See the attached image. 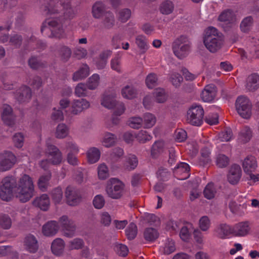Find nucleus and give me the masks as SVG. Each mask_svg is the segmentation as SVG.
I'll use <instances>...</instances> for the list:
<instances>
[{
	"label": "nucleus",
	"mask_w": 259,
	"mask_h": 259,
	"mask_svg": "<svg viewBox=\"0 0 259 259\" xmlns=\"http://www.w3.org/2000/svg\"><path fill=\"white\" fill-rule=\"evenodd\" d=\"M34 195V184L32 178L27 175H23L17 184L12 177H6L0 186V197L5 201H9L15 196L21 202L29 201Z\"/></svg>",
	"instance_id": "obj_1"
},
{
	"label": "nucleus",
	"mask_w": 259,
	"mask_h": 259,
	"mask_svg": "<svg viewBox=\"0 0 259 259\" xmlns=\"http://www.w3.org/2000/svg\"><path fill=\"white\" fill-rule=\"evenodd\" d=\"M59 224L54 221L48 222L42 227L43 234L48 237L53 236L57 233L60 227L65 236L72 237L74 235L75 227L72 220H69L66 216H63L59 220Z\"/></svg>",
	"instance_id": "obj_2"
},
{
	"label": "nucleus",
	"mask_w": 259,
	"mask_h": 259,
	"mask_svg": "<svg viewBox=\"0 0 259 259\" xmlns=\"http://www.w3.org/2000/svg\"><path fill=\"white\" fill-rule=\"evenodd\" d=\"M45 11L48 15L59 14L63 22L72 19L76 14L70 3L64 1L52 2L46 7Z\"/></svg>",
	"instance_id": "obj_3"
},
{
	"label": "nucleus",
	"mask_w": 259,
	"mask_h": 259,
	"mask_svg": "<svg viewBox=\"0 0 259 259\" xmlns=\"http://www.w3.org/2000/svg\"><path fill=\"white\" fill-rule=\"evenodd\" d=\"M222 34L213 27H209L204 31L203 43L210 52H215L220 50L223 45Z\"/></svg>",
	"instance_id": "obj_4"
},
{
	"label": "nucleus",
	"mask_w": 259,
	"mask_h": 259,
	"mask_svg": "<svg viewBox=\"0 0 259 259\" xmlns=\"http://www.w3.org/2000/svg\"><path fill=\"white\" fill-rule=\"evenodd\" d=\"M63 23L60 17L58 18L48 19L42 23L41 31L43 32L46 28L49 26L55 37L62 38L65 36Z\"/></svg>",
	"instance_id": "obj_5"
},
{
	"label": "nucleus",
	"mask_w": 259,
	"mask_h": 259,
	"mask_svg": "<svg viewBox=\"0 0 259 259\" xmlns=\"http://www.w3.org/2000/svg\"><path fill=\"white\" fill-rule=\"evenodd\" d=\"M172 50L174 54L179 59L186 57L190 51V45L188 38L181 36L173 43Z\"/></svg>",
	"instance_id": "obj_6"
},
{
	"label": "nucleus",
	"mask_w": 259,
	"mask_h": 259,
	"mask_svg": "<svg viewBox=\"0 0 259 259\" xmlns=\"http://www.w3.org/2000/svg\"><path fill=\"white\" fill-rule=\"evenodd\" d=\"M204 111L199 105L193 104L187 112V121L192 125L199 126L203 122Z\"/></svg>",
	"instance_id": "obj_7"
},
{
	"label": "nucleus",
	"mask_w": 259,
	"mask_h": 259,
	"mask_svg": "<svg viewBox=\"0 0 259 259\" xmlns=\"http://www.w3.org/2000/svg\"><path fill=\"white\" fill-rule=\"evenodd\" d=\"M251 103L243 96L239 97L236 101V108L238 114L243 118L248 119L251 115Z\"/></svg>",
	"instance_id": "obj_8"
},
{
	"label": "nucleus",
	"mask_w": 259,
	"mask_h": 259,
	"mask_svg": "<svg viewBox=\"0 0 259 259\" xmlns=\"http://www.w3.org/2000/svg\"><path fill=\"white\" fill-rule=\"evenodd\" d=\"M123 188L124 185L120 181L112 178L108 181L106 192L110 197L118 199L122 196Z\"/></svg>",
	"instance_id": "obj_9"
},
{
	"label": "nucleus",
	"mask_w": 259,
	"mask_h": 259,
	"mask_svg": "<svg viewBox=\"0 0 259 259\" xmlns=\"http://www.w3.org/2000/svg\"><path fill=\"white\" fill-rule=\"evenodd\" d=\"M16 157L11 151H5L0 153V171L9 170L16 163Z\"/></svg>",
	"instance_id": "obj_10"
},
{
	"label": "nucleus",
	"mask_w": 259,
	"mask_h": 259,
	"mask_svg": "<svg viewBox=\"0 0 259 259\" xmlns=\"http://www.w3.org/2000/svg\"><path fill=\"white\" fill-rule=\"evenodd\" d=\"M46 156L53 164H59L62 159V155L60 150L55 146L48 145Z\"/></svg>",
	"instance_id": "obj_11"
},
{
	"label": "nucleus",
	"mask_w": 259,
	"mask_h": 259,
	"mask_svg": "<svg viewBox=\"0 0 259 259\" xmlns=\"http://www.w3.org/2000/svg\"><path fill=\"white\" fill-rule=\"evenodd\" d=\"M217 90L213 84H209L206 85L202 91L200 97L204 102H212L216 97Z\"/></svg>",
	"instance_id": "obj_12"
},
{
	"label": "nucleus",
	"mask_w": 259,
	"mask_h": 259,
	"mask_svg": "<svg viewBox=\"0 0 259 259\" xmlns=\"http://www.w3.org/2000/svg\"><path fill=\"white\" fill-rule=\"evenodd\" d=\"M90 106V102L85 99L74 100L71 103L70 112L72 114L77 115L88 109Z\"/></svg>",
	"instance_id": "obj_13"
},
{
	"label": "nucleus",
	"mask_w": 259,
	"mask_h": 259,
	"mask_svg": "<svg viewBox=\"0 0 259 259\" xmlns=\"http://www.w3.org/2000/svg\"><path fill=\"white\" fill-rule=\"evenodd\" d=\"M65 196L68 204L70 205H76L80 200L79 191L72 187H68L65 191Z\"/></svg>",
	"instance_id": "obj_14"
},
{
	"label": "nucleus",
	"mask_w": 259,
	"mask_h": 259,
	"mask_svg": "<svg viewBox=\"0 0 259 259\" xmlns=\"http://www.w3.org/2000/svg\"><path fill=\"white\" fill-rule=\"evenodd\" d=\"M65 196L68 204L70 205H76L80 200L79 191L72 187H68L65 191Z\"/></svg>",
	"instance_id": "obj_15"
},
{
	"label": "nucleus",
	"mask_w": 259,
	"mask_h": 259,
	"mask_svg": "<svg viewBox=\"0 0 259 259\" xmlns=\"http://www.w3.org/2000/svg\"><path fill=\"white\" fill-rule=\"evenodd\" d=\"M242 166L245 175L250 172H254L257 167L256 158L252 155L246 156L242 161Z\"/></svg>",
	"instance_id": "obj_16"
},
{
	"label": "nucleus",
	"mask_w": 259,
	"mask_h": 259,
	"mask_svg": "<svg viewBox=\"0 0 259 259\" xmlns=\"http://www.w3.org/2000/svg\"><path fill=\"white\" fill-rule=\"evenodd\" d=\"M1 116L4 122L8 125L14 124L15 117L13 113L11 107L7 104L3 105L1 108Z\"/></svg>",
	"instance_id": "obj_17"
},
{
	"label": "nucleus",
	"mask_w": 259,
	"mask_h": 259,
	"mask_svg": "<svg viewBox=\"0 0 259 259\" xmlns=\"http://www.w3.org/2000/svg\"><path fill=\"white\" fill-rule=\"evenodd\" d=\"M190 166L185 162H181L174 169V174L179 180H185L190 176Z\"/></svg>",
	"instance_id": "obj_18"
},
{
	"label": "nucleus",
	"mask_w": 259,
	"mask_h": 259,
	"mask_svg": "<svg viewBox=\"0 0 259 259\" xmlns=\"http://www.w3.org/2000/svg\"><path fill=\"white\" fill-rule=\"evenodd\" d=\"M116 95L113 93H105L101 97V104L108 109H112L116 104Z\"/></svg>",
	"instance_id": "obj_19"
},
{
	"label": "nucleus",
	"mask_w": 259,
	"mask_h": 259,
	"mask_svg": "<svg viewBox=\"0 0 259 259\" xmlns=\"http://www.w3.org/2000/svg\"><path fill=\"white\" fill-rule=\"evenodd\" d=\"M249 230L248 222H240L232 227V235L237 237H243L248 234Z\"/></svg>",
	"instance_id": "obj_20"
},
{
	"label": "nucleus",
	"mask_w": 259,
	"mask_h": 259,
	"mask_svg": "<svg viewBox=\"0 0 259 259\" xmlns=\"http://www.w3.org/2000/svg\"><path fill=\"white\" fill-rule=\"evenodd\" d=\"M242 175V170L240 166L237 164L233 165L228 175V180L232 184H237L240 180Z\"/></svg>",
	"instance_id": "obj_21"
},
{
	"label": "nucleus",
	"mask_w": 259,
	"mask_h": 259,
	"mask_svg": "<svg viewBox=\"0 0 259 259\" xmlns=\"http://www.w3.org/2000/svg\"><path fill=\"white\" fill-rule=\"evenodd\" d=\"M23 245L26 250L30 252H35L38 248V242L35 236L29 234L23 241Z\"/></svg>",
	"instance_id": "obj_22"
},
{
	"label": "nucleus",
	"mask_w": 259,
	"mask_h": 259,
	"mask_svg": "<svg viewBox=\"0 0 259 259\" xmlns=\"http://www.w3.org/2000/svg\"><path fill=\"white\" fill-rule=\"evenodd\" d=\"M65 243L64 240L60 238L54 239L51 244V249L53 254L60 256L64 251Z\"/></svg>",
	"instance_id": "obj_23"
},
{
	"label": "nucleus",
	"mask_w": 259,
	"mask_h": 259,
	"mask_svg": "<svg viewBox=\"0 0 259 259\" xmlns=\"http://www.w3.org/2000/svg\"><path fill=\"white\" fill-rule=\"evenodd\" d=\"M214 233L218 237L226 238L230 235H232V227L226 224H221L215 228Z\"/></svg>",
	"instance_id": "obj_24"
},
{
	"label": "nucleus",
	"mask_w": 259,
	"mask_h": 259,
	"mask_svg": "<svg viewBox=\"0 0 259 259\" xmlns=\"http://www.w3.org/2000/svg\"><path fill=\"white\" fill-rule=\"evenodd\" d=\"M105 5L101 2H96L92 6V14L95 19H100L106 14Z\"/></svg>",
	"instance_id": "obj_25"
},
{
	"label": "nucleus",
	"mask_w": 259,
	"mask_h": 259,
	"mask_svg": "<svg viewBox=\"0 0 259 259\" xmlns=\"http://www.w3.org/2000/svg\"><path fill=\"white\" fill-rule=\"evenodd\" d=\"M33 204L41 210H47L50 206V199L47 194H42L39 197L35 198L33 201Z\"/></svg>",
	"instance_id": "obj_26"
},
{
	"label": "nucleus",
	"mask_w": 259,
	"mask_h": 259,
	"mask_svg": "<svg viewBox=\"0 0 259 259\" xmlns=\"http://www.w3.org/2000/svg\"><path fill=\"white\" fill-rule=\"evenodd\" d=\"M114 108L115 109L113 113L112 120L113 124H117L119 123L120 119L116 117L120 116L124 113L125 107L123 103L116 102V104Z\"/></svg>",
	"instance_id": "obj_27"
},
{
	"label": "nucleus",
	"mask_w": 259,
	"mask_h": 259,
	"mask_svg": "<svg viewBox=\"0 0 259 259\" xmlns=\"http://www.w3.org/2000/svg\"><path fill=\"white\" fill-rule=\"evenodd\" d=\"M174 9V4L170 1L166 0L160 4L158 10L161 14L168 15L173 12Z\"/></svg>",
	"instance_id": "obj_28"
},
{
	"label": "nucleus",
	"mask_w": 259,
	"mask_h": 259,
	"mask_svg": "<svg viewBox=\"0 0 259 259\" xmlns=\"http://www.w3.org/2000/svg\"><path fill=\"white\" fill-rule=\"evenodd\" d=\"M194 230L193 225L191 223H186L180 232V236L182 240L184 241H188L190 239L191 233Z\"/></svg>",
	"instance_id": "obj_29"
},
{
	"label": "nucleus",
	"mask_w": 259,
	"mask_h": 259,
	"mask_svg": "<svg viewBox=\"0 0 259 259\" xmlns=\"http://www.w3.org/2000/svg\"><path fill=\"white\" fill-rule=\"evenodd\" d=\"M90 74V68L87 64H83L78 70L74 72L72 79L74 81H78L87 77Z\"/></svg>",
	"instance_id": "obj_30"
},
{
	"label": "nucleus",
	"mask_w": 259,
	"mask_h": 259,
	"mask_svg": "<svg viewBox=\"0 0 259 259\" xmlns=\"http://www.w3.org/2000/svg\"><path fill=\"white\" fill-rule=\"evenodd\" d=\"M116 136L111 133H105L101 140L102 145L107 148L113 146L116 142Z\"/></svg>",
	"instance_id": "obj_31"
},
{
	"label": "nucleus",
	"mask_w": 259,
	"mask_h": 259,
	"mask_svg": "<svg viewBox=\"0 0 259 259\" xmlns=\"http://www.w3.org/2000/svg\"><path fill=\"white\" fill-rule=\"evenodd\" d=\"M87 158L90 163H95L100 159L101 153L96 147L90 148L87 152Z\"/></svg>",
	"instance_id": "obj_32"
},
{
	"label": "nucleus",
	"mask_w": 259,
	"mask_h": 259,
	"mask_svg": "<svg viewBox=\"0 0 259 259\" xmlns=\"http://www.w3.org/2000/svg\"><path fill=\"white\" fill-rule=\"evenodd\" d=\"M135 42L138 48L143 53H145L149 48L147 38L144 35L137 36Z\"/></svg>",
	"instance_id": "obj_33"
},
{
	"label": "nucleus",
	"mask_w": 259,
	"mask_h": 259,
	"mask_svg": "<svg viewBox=\"0 0 259 259\" xmlns=\"http://www.w3.org/2000/svg\"><path fill=\"white\" fill-rule=\"evenodd\" d=\"M156 122V118L154 115L150 113L144 114L142 126L145 128L152 127Z\"/></svg>",
	"instance_id": "obj_34"
},
{
	"label": "nucleus",
	"mask_w": 259,
	"mask_h": 259,
	"mask_svg": "<svg viewBox=\"0 0 259 259\" xmlns=\"http://www.w3.org/2000/svg\"><path fill=\"white\" fill-rule=\"evenodd\" d=\"M259 87V75L252 74L249 76L246 82V88L249 91L256 90Z\"/></svg>",
	"instance_id": "obj_35"
},
{
	"label": "nucleus",
	"mask_w": 259,
	"mask_h": 259,
	"mask_svg": "<svg viewBox=\"0 0 259 259\" xmlns=\"http://www.w3.org/2000/svg\"><path fill=\"white\" fill-rule=\"evenodd\" d=\"M252 137V131L248 126L243 127L239 134L238 140L240 142L245 143L250 141Z\"/></svg>",
	"instance_id": "obj_36"
},
{
	"label": "nucleus",
	"mask_w": 259,
	"mask_h": 259,
	"mask_svg": "<svg viewBox=\"0 0 259 259\" xmlns=\"http://www.w3.org/2000/svg\"><path fill=\"white\" fill-rule=\"evenodd\" d=\"M121 93L123 98L132 99L136 96L137 91L132 85H126L122 89Z\"/></svg>",
	"instance_id": "obj_37"
},
{
	"label": "nucleus",
	"mask_w": 259,
	"mask_h": 259,
	"mask_svg": "<svg viewBox=\"0 0 259 259\" xmlns=\"http://www.w3.org/2000/svg\"><path fill=\"white\" fill-rule=\"evenodd\" d=\"M51 177V174L50 172H47L45 175H42L39 177L37 185L41 190L45 191L48 188Z\"/></svg>",
	"instance_id": "obj_38"
},
{
	"label": "nucleus",
	"mask_w": 259,
	"mask_h": 259,
	"mask_svg": "<svg viewBox=\"0 0 259 259\" xmlns=\"http://www.w3.org/2000/svg\"><path fill=\"white\" fill-rule=\"evenodd\" d=\"M20 94L17 97V100L20 102H25L29 100L31 98L30 89L27 87H22L18 92Z\"/></svg>",
	"instance_id": "obj_39"
},
{
	"label": "nucleus",
	"mask_w": 259,
	"mask_h": 259,
	"mask_svg": "<svg viewBox=\"0 0 259 259\" xmlns=\"http://www.w3.org/2000/svg\"><path fill=\"white\" fill-rule=\"evenodd\" d=\"M69 134V128L64 123L59 124L55 132L56 137L59 139H63Z\"/></svg>",
	"instance_id": "obj_40"
},
{
	"label": "nucleus",
	"mask_w": 259,
	"mask_h": 259,
	"mask_svg": "<svg viewBox=\"0 0 259 259\" xmlns=\"http://www.w3.org/2000/svg\"><path fill=\"white\" fill-rule=\"evenodd\" d=\"M100 83V76L98 74H93L90 77L87 82L88 89L94 90L97 88Z\"/></svg>",
	"instance_id": "obj_41"
},
{
	"label": "nucleus",
	"mask_w": 259,
	"mask_h": 259,
	"mask_svg": "<svg viewBox=\"0 0 259 259\" xmlns=\"http://www.w3.org/2000/svg\"><path fill=\"white\" fill-rule=\"evenodd\" d=\"M165 148L164 142L158 141L154 143L151 149V155L153 157H156L162 153Z\"/></svg>",
	"instance_id": "obj_42"
},
{
	"label": "nucleus",
	"mask_w": 259,
	"mask_h": 259,
	"mask_svg": "<svg viewBox=\"0 0 259 259\" xmlns=\"http://www.w3.org/2000/svg\"><path fill=\"white\" fill-rule=\"evenodd\" d=\"M111 54V53L110 51H106L100 55L99 58L96 61V66L98 69H102L105 67L107 60Z\"/></svg>",
	"instance_id": "obj_43"
},
{
	"label": "nucleus",
	"mask_w": 259,
	"mask_h": 259,
	"mask_svg": "<svg viewBox=\"0 0 259 259\" xmlns=\"http://www.w3.org/2000/svg\"><path fill=\"white\" fill-rule=\"evenodd\" d=\"M138 163V159L135 155H130L126 158L124 163V167L128 170L135 168Z\"/></svg>",
	"instance_id": "obj_44"
},
{
	"label": "nucleus",
	"mask_w": 259,
	"mask_h": 259,
	"mask_svg": "<svg viewBox=\"0 0 259 259\" xmlns=\"http://www.w3.org/2000/svg\"><path fill=\"white\" fill-rule=\"evenodd\" d=\"M158 235L157 231L153 228H147L144 233L145 239L148 241L155 240L158 238Z\"/></svg>",
	"instance_id": "obj_45"
},
{
	"label": "nucleus",
	"mask_w": 259,
	"mask_h": 259,
	"mask_svg": "<svg viewBox=\"0 0 259 259\" xmlns=\"http://www.w3.org/2000/svg\"><path fill=\"white\" fill-rule=\"evenodd\" d=\"M216 194V188L213 183H208L205 187L203 191V194L204 197L208 199H210L213 198Z\"/></svg>",
	"instance_id": "obj_46"
},
{
	"label": "nucleus",
	"mask_w": 259,
	"mask_h": 259,
	"mask_svg": "<svg viewBox=\"0 0 259 259\" xmlns=\"http://www.w3.org/2000/svg\"><path fill=\"white\" fill-rule=\"evenodd\" d=\"M127 124L131 128H139L142 126L143 118L139 116L131 117L128 119Z\"/></svg>",
	"instance_id": "obj_47"
},
{
	"label": "nucleus",
	"mask_w": 259,
	"mask_h": 259,
	"mask_svg": "<svg viewBox=\"0 0 259 259\" xmlns=\"http://www.w3.org/2000/svg\"><path fill=\"white\" fill-rule=\"evenodd\" d=\"M98 177L100 180H105L109 177V171L107 166L102 163L98 167Z\"/></svg>",
	"instance_id": "obj_48"
},
{
	"label": "nucleus",
	"mask_w": 259,
	"mask_h": 259,
	"mask_svg": "<svg viewBox=\"0 0 259 259\" xmlns=\"http://www.w3.org/2000/svg\"><path fill=\"white\" fill-rule=\"evenodd\" d=\"M138 229L135 224L132 223L125 229V234L128 239L132 240L137 236Z\"/></svg>",
	"instance_id": "obj_49"
},
{
	"label": "nucleus",
	"mask_w": 259,
	"mask_h": 259,
	"mask_svg": "<svg viewBox=\"0 0 259 259\" xmlns=\"http://www.w3.org/2000/svg\"><path fill=\"white\" fill-rule=\"evenodd\" d=\"M220 21L232 23L234 21V16L233 12L230 10L225 11L222 12L219 17Z\"/></svg>",
	"instance_id": "obj_50"
},
{
	"label": "nucleus",
	"mask_w": 259,
	"mask_h": 259,
	"mask_svg": "<svg viewBox=\"0 0 259 259\" xmlns=\"http://www.w3.org/2000/svg\"><path fill=\"white\" fill-rule=\"evenodd\" d=\"M155 100L157 102L162 103L167 99V96L164 89H157L153 93Z\"/></svg>",
	"instance_id": "obj_51"
},
{
	"label": "nucleus",
	"mask_w": 259,
	"mask_h": 259,
	"mask_svg": "<svg viewBox=\"0 0 259 259\" xmlns=\"http://www.w3.org/2000/svg\"><path fill=\"white\" fill-rule=\"evenodd\" d=\"M136 138L140 143H144L151 140L152 137L147 131L141 130L136 135Z\"/></svg>",
	"instance_id": "obj_52"
},
{
	"label": "nucleus",
	"mask_w": 259,
	"mask_h": 259,
	"mask_svg": "<svg viewBox=\"0 0 259 259\" xmlns=\"http://www.w3.org/2000/svg\"><path fill=\"white\" fill-rule=\"evenodd\" d=\"M169 80L174 86L177 88L180 85L183 80V78L179 73L171 72L169 74Z\"/></svg>",
	"instance_id": "obj_53"
},
{
	"label": "nucleus",
	"mask_w": 259,
	"mask_h": 259,
	"mask_svg": "<svg viewBox=\"0 0 259 259\" xmlns=\"http://www.w3.org/2000/svg\"><path fill=\"white\" fill-rule=\"evenodd\" d=\"M211 225L210 219L207 216L202 217L199 221V227L202 231H207Z\"/></svg>",
	"instance_id": "obj_54"
},
{
	"label": "nucleus",
	"mask_w": 259,
	"mask_h": 259,
	"mask_svg": "<svg viewBox=\"0 0 259 259\" xmlns=\"http://www.w3.org/2000/svg\"><path fill=\"white\" fill-rule=\"evenodd\" d=\"M146 84L149 89H152L158 84V79L156 74L150 73L146 78Z\"/></svg>",
	"instance_id": "obj_55"
},
{
	"label": "nucleus",
	"mask_w": 259,
	"mask_h": 259,
	"mask_svg": "<svg viewBox=\"0 0 259 259\" xmlns=\"http://www.w3.org/2000/svg\"><path fill=\"white\" fill-rule=\"evenodd\" d=\"M51 196L53 200L55 203L61 202L63 198V191L61 188L57 187L54 189L51 193Z\"/></svg>",
	"instance_id": "obj_56"
},
{
	"label": "nucleus",
	"mask_w": 259,
	"mask_h": 259,
	"mask_svg": "<svg viewBox=\"0 0 259 259\" xmlns=\"http://www.w3.org/2000/svg\"><path fill=\"white\" fill-rule=\"evenodd\" d=\"M115 19L114 15L110 12H106L103 20V24L106 28H111L114 25Z\"/></svg>",
	"instance_id": "obj_57"
},
{
	"label": "nucleus",
	"mask_w": 259,
	"mask_h": 259,
	"mask_svg": "<svg viewBox=\"0 0 259 259\" xmlns=\"http://www.w3.org/2000/svg\"><path fill=\"white\" fill-rule=\"evenodd\" d=\"M174 242L171 240H167L164 245L161 247L160 250L165 254H170L175 250Z\"/></svg>",
	"instance_id": "obj_58"
},
{
	"label": "nucleus",
	"mask_w": 259,
	"mask_h": 259,
	"mask_svg": "<svg viewBox=\"0 0 259 259\" xmlns=\"http://www.w3.org/2000/svg\"><path fill=\"white\" fill-rule=\"evenodd\" d=\"M84 245L83 241L80 238H75L68 242V246L70 249H79Z\"/></svg>",
	"instance_id": "obj_59"
},
{
	"label": "nucleus",
	"mask_w": 259,
	"mask_h": 259,
	"mask_svg": "<svg viewBox=\"0 0 259 259\" xmlns=\"http://www.w3.org/2000/svg\"><path fill=\"white\" fill-rule=\"evenodd\" d=\"M201 160L204 164H207L211 160L210 149L208 147L202 149L201 151Z\"/></svg>",
	"instance_id": "obj_60"
},
{
	"label": "nucleus",
	"mask_w": 259,
	"mask_h": 259,
	"mask_svg": "<svg viewBox=\"0 0 259 259\" xmlns=\"http://www.w3.org/2000/svg\"><path fill=\"white\" fill-rule=\"evenodd\" d=\"M12 225V221L10 218L6 214L2 215L0 217V226L5 229H9Z\"/></svg>",
	"instance_id": "obj_61"
},
{
	"label": "nucleus",
	"mask_w": 259,
	"mask_h": 259,
	"mask_svg": "<svg viewBox=\"0 0 259 259\" xmlns=\"http://www.w3.org/2000/svg\"><path fill=\"white\" fill-rule=\"evenodd\" d=\"M252 24V18L251 17H247L242 20L240 24V28L242 31L247 32L250 29Z\"/></svg>",
	"instance_id": "obj_62"
},
{
	"label": "nucleus",
	"mask_w": 259,
	"mask_h": 259,
	"mask_svg": "<svg viewBox=\"0 0 259 259\" xmlns=\"http://www.w3.org/2000/svg\"><path fill=\"white\" fill-rule=\"evenodd\" d=\"M219 138L221 141L228 142L233 138L232 130L230 128H227L219 135Z\"/></svg>",
	"instance_id": "obj_63"
},
{
	"label": "nucleus",
	"mask_w": 259,
	"mask_h": 259,
	"mask_svg": "<svg viewBox=\"0 0 259 259\" xmlns=\"http://www.w3.org/2000/svg\"><path fill=\"white\" fill-rule=\"evenodd\" d=\"M51 118L54 121H59L63 120L64 115L62 110L56 107L54 108L51 114Z\"/></svg>",
	"instance_id": "obj_64"
}]
</instances>
